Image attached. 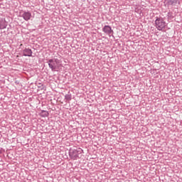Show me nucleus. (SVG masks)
I'll return each instance as SVG.
<instances>
[{"label": "nucleus", "mask_w": 182, "mask_h": 182, "mask_svg": "<svg viewBox=\"0 0 182 182\" xmlns=\"http://www.w3.org/2000/svg\"><path fill=\"white\" fill-rule=\"evenodd\" d=\"M82 153H83V150L80 148L77 149H70L69 151V156L73 160H77V159L82 158Z\"/></svg>", "instance_id": "f257e3e1"}, {"label": "nucleus", "mask_w": 182, "mask_h": 182, "mask_svg": "<svg viewBox=\"0 0 182 182\" xmlns=\"http://www.w3.org/2000/svg\"><path fill=\"white\" fill-rule=\"evenodd\" d=\"M48 66L53 72L56 71L59 69V65H60V60L58 58H51L48 61Z\"/></svg>", "instance_id": "f03ea898"}, {"label": "nucleus", "mask_w": 182, "mask_h": 182, "mask_svg": "<svg viewBox=\"0 0 182 182\" xmlns=\"http://www.w3.org/2000/svg\"><path fill=\"white\" fill-rule=\"evenodd\" d=\"M155 25L158 31H163L167 26V23H166L164 18L157 17L155 21Z\"/></svg>", "instance_id": "7ed1b4c3"}, {"label": "nucleus", "mask_w": 182, "mask_h": 182, "mask_svg": "<svg viewBox=\"0 0 182 182\" xmlns=\"http://www.w3.org/2000/svg\"><path fill=\"white\" fill-rule=\"evenodd\" d=\"M20 16L24 19V21H29L32 18V13L29 11H23L20 12Z\"/></svg>", "instance_id": "20e7f679"}, {"label": "nucleus", "mask_w": 182, "mask_h": 182, "mask_svg": "<svg viewBox=\"0 0 182 182\" xmlns=\"http://www.w3.org/2000/svg\"><path fill=\"white\" fill-rule=\"evenodd\" d=\"M102 32H105L106 35H113L114 31L110 26H105L102 28Z\"/></svg>", "instance_id": "39448f33"}, {"label": "nucleus", "mask_w": 182, "mask_h": 182, "mask_svg": "<svg viewBox=\"0 0 182 182\" xmlns=\"http://www.w3.org/2000/svg\"><path fill=\"white\" fill-rule=\"evenodd\" d=\"M6 26H8V22H6V20L5 18H1L0 19V29H6Z\"/></svg>", "instance_id": "423d86ee"}, {"label": "nucleus", "mask_w": 182, "mask_h": 182, "mask_svg": "<svg viewBox=\"0 0 182 182\" xmlns=\"http://www.w3.org/2000/svg\"><path fill=\"white\" fill-rule=\"evenodd\" d=\"M32 50L30 48H25L23 50V56H28V58L32 57Z\"/></svg>", "instance_id": "0eeeda50"}, {"label": "nucleus", "mask_w": 182, "mask_h": 182, "mask_svg": "<svg viewBox=\"0 0 182 182\" xmlns=\"http://www.w3.org/2000/svg\"><path fill=\"white\" fill-rule=\"evenodd\" d=\"M40 116L41 117H48V116H49V112L48 111H45V110H42L40 113Z\"/></svg>", "instance_id": "6e6552de"}, {"label": "nucleus", "mask_w": 182, "mask_h": 182, "mask_svg": "<svg viewBox=\"0 0 182 182\" xmlns=\"http://www.w3.org/2000/svg\"><path fill=\"white\" fill-rule=\"evenodd\" d=\"M65 99L66 102H70L72 100V95L67 94L65 95Z\"/></svg>", "instance_id": "1a4fd4ad"}, {"label": "nucleus", "mask_w": 182, "mask_h": 182, "mask_svg": "<svg viewBox=\"0 0 182 182\" xmlns=\"http://www.w3.org/2000/svg\"><path fill=\"white\" fill-rule=\"evenodd\" d=\"M175 4H177L176 0H168V5H175Z\"/></svg>", "instance_id": "9d476101"}, {"label": "nucleus", "mask_w": 182, "mask_h": 182, "mask_svg": "<svg viewBox=\"0 0 182 182\" xmlns=\"http://www.w3.org/2000/svg\"><path fill=\"white\" fill-rule=\"evenodd\" d=\"M2 153V151H1V149H0V154Z\"/></svg>", "instance_id": "9b49d317"}]
</instances>
